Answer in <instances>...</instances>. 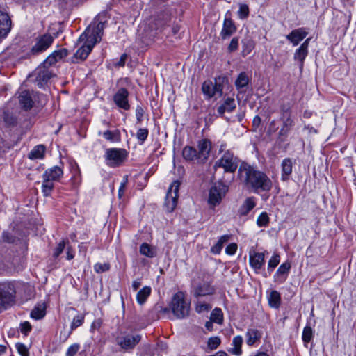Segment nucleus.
<instances>
[{
    "instance_id": "f257e3e1",
    "label": "nucleus",
    "mask_w": 356,
    "mask_h": 356,
    "mask_svg": "<svg viewBox=\"0 0 356 356\" xmlns=\"http://www.w3.org/2000/svg\"><path fill=\"white\" fill-rule=\"evenodd\" d=\"M238 173L242 184L254 193L268 192L273 187L271 179L264 172L248 163H242L238 168Z\"/></svg>"
},
{
    "instance_id": "f03ea898",
    "label": "nucleus",
    "mask_w": 356,
    "mask_h": 356,
    "mask_svg": "<svg viewBox=\"0 0 356 356\" xmlns=\"http://www.w3.org/2000/svg\"><path fill=\"white\" fill-rule=\"evenodd\" d=\"M63 170L59 166H54L47 169L42 175V192L47 197L51 195L54 188V182L59 181L63 177Z\"/></svg>"
},
{
    "instance_id": "7ed1b4c3",
    "label": "nucleus",
    "mask_w": 356,
    "mask_h": 356,
    "mask_svg": "<svg viewBox=\"0 0 356 356\" xmlns=\"http://www.w3.org/2000/svg\"><path fill=\"white\" fill-rule=\"evenodd\" d=\"M170 308L177 318L182 319L189 316L190 303L186 300L182 291H178L173 296Z\"/></svg>"
},
{
    "instance_id": "20e7f679",
    "label": "nucleus",
    "mask_w": 356,
    "mask_h": 356,
    "mask_svg": "<svg viewBox=\"0 0 356 356\" xmlns=\"http://www.w3.org/2000/svg\"><path fill=\"white\" fill-rule=\"evenodd\" d=\"M100 17L95 19L94 24H91L80 35L79 40L83 41L84 39L95 40V44L99 42L103 35L105 21L99 20Z\"/></svg>"
},
{
    "instance_id": "39448f33",
    "label": "nucleus",
    "mask_w": 356,
    "mask_h": 356,
    "mask_svg": "<svg viewBox=\"0 0 356 356\" xmlns=\"http://www.w3.org/2000/svg\"><path fill=\"white\" fill-rule=\"evenodd\" d=\"M225 78L220 76L215 79L213 83L211 80L205 81L202 86V91L207 99L213 97H221L222 95L223 83Z\"/></svg>"
},
{
    "instance_id": "423d86ee",
    "label": "nucleus",
    "mask_w": 356,
    "mask_h": 356,
    "mask_svg": "<svg viewBox=\"0 0 356 356\" xmlns=\"http://www.w3.org/2000/svg\"><path fill=\"white\" fill-rule=\"evenodd\" d=\"M127 152L124 149L109 148L106 150L105 160L107 165L115 168L121 165L127 159Z\"/></svg>"
},
{
    "instance_id": "0eeeda50",
    "label": "nucleus",
    "mask_w": 356,
    "mask_h": 356,
    "mask_svg": "<svg viewBox=\"0 0 356 356\" xmlns=\"http://www.w3.org/2000/svg\"><path fill=\"white\" fill-rule=\"evenodd\" d=\"M15 290L13 284L10 282H0V309L6 308V306L14 300Z\"/></svg>"
},
{
    "instance_id": "6e6552de",
    "label": "nucleus",
    "mask_w": 356,
    "mask_h": 356,
    "mask_svg": "<svg viewBox=\"0 0 356 356\" xmlns=\"http://www.w3.org/2000/svg\"><path fill=\"white\" fill-rule=\"evenodd\" d=\"M281 120L282 121V127L278 134V140L281 142H284L288 137L289 131L294 125V121L291 118L289 108L282 109Z\"/></svg>"
},
{
    "instance_id": "1a4fd4ad",
    "label": "nucleus",
    "mask_w": 356,
    "mask_h": 356,
    "mask_svg": "<svg viewBox=\"0 0 356 356\" xmlns=\"http://www.w3.org/2000/svg\"><path fill=\"white\" fill-rule=\"evenodd\" d=\"M227 191L228 186L222 182L216 183L210 189L209 203L213 206L220 204Z\"/></svg>"
},
{
    "instance_id": "9d476101",
    "label": "nucleus",
    "mask_w": 356,
    "mask_h": 356,
    "mask_svg": "<svg viewBox=\"0 0 356 356\" xmlns=\"http://www.w3.org/2000/svg\"><path fill=\"white\" fill-rule=\"evenodd\" d=\"M216 166L222 168L227 172H234L238 167L237 159L232 152L227 151L216 163Z\"/></svg>"
},
{
    "instance_id": "9b49d317",
    "label": "nucleus",
    "mask_w": 356,
    "mask_h": 356,
    "mask_svg": "<svg viewBox=\"0 0 356 356\" xmlns=\"http://www.w3.org/2000/svg\"><path fill=\"white\" fill-rule=\"evenodd\" d=\"M191 293L195 298H210L209 297L215 293V288L209 282H204L194 286Z\"/></svg>"
},
{
    "instance_id": "f8f14e48",
    "label": "nucleus",
    "mask_w": 356,
    "mask_h": 356,
    "mask_svg": "<svg viewBox=\"0 0 356 356\" xmlns=\"http://www.w3.org/2000/svg\"><path fill=\"white\" fill-rule=\"evenodd\" d=\"M180 186L179 181H175L170 185L165 197V204L170 211H172L177 203L178 192Z\"/></svg>"
},
{
    "instance_id": "ddd939ff",
    "label": "nucleus",
    "mask_w": 356,
    "mask_h": 356,
    "mask_svg": "<svg viewBox=\"0 0 356 356\" xmlns=\"http://www.w3.org/2000/svg\"><path fill=\"white\" fill-rule=\"evenodd\" d=\"M54 41L53 37L50 34H44L37 38L36 43L31 48V52L33 54H40L47 50Z\"/></svg>"
},
{
    "instance_id": "4468645a",
    "label": "nucleus",
    "mask_w": 356,
    "mask_h": 356,
    "mask_svg": "<svg viewBox=\"0 0 356 356\" xmlns=\"http://www.w3.org/2000/svg\"><path fill=\"white\" fill-rule=\"evenodd\" d=\"M140 340L141 336L140 334H127L121 338H118L117 343L121 347V348L125 350H130L134 349Z\"/></svg>"
},
{
    "instance_id": "2eb2a0df",
    "label": "nucleus",
    "mask_w": 356,
    "mask_h": 356,
    "mask_svg": "<svg viewBox=\"0 0 356 356\" xmlns=\"http://www.w3.org/2000/svg\"><path fill=\"white\" fill-rule=\"evenodd\" d=\"M79 42H83V44L76 51L73 58L84 60L86 59L92 48L94 47L95 44V40L92 41L89 39H84L83 41H81L79 40Z\"/></svg>"
},
{
    "instance_id": "dca6fc26",
    "label": "nucleus",
    "mask_w": 356,
    "mask_h": 356,
    "mask_svg": "<svg viewBox=\"0 0 356 356\" xmlns=\"http://www.w3.org/2000/svg\"><path fill=\"white\" fill-rule=\"evenodd\" d=\"M129 95V93L126 88H120L114 95L113 101L118 107L127 111L130 108L128 101Z\"/></svg>"
},
{
    "instance_id": "f3484780",
    "label": "nucleus",
    "mask_w": 356,
    "mask_h": 356,
    "mask_svg": "<svg viewBox=\"0 0 356 356\" xmlns=\"http://www.w3.org/2000/svg\"><path fill=\"white\" fill-rule=\"evenodd\" d=\"M12 20L8 13L0 9V38H6L10 31Z\"/></svg>"
},
{
    "instance_id": "a211bd4d",
    "label": "nucleus",
    "mask_w": 356,
    "mask_h": 356,
    "mask_svg": "<svg viewBox=\"0 0 356 356\" xmlns=\"http://www.w3.org/2000/svg\"><path fill=\"white\" fill-rule=\"evenodd\" d=\"M197 154L199 156V162L205 161L211 149V143L208 139H202L197 144Z\"/></svg>"
},
{
    "instance_id": "6ab92c4d",
    "label": "nucleus",
    "mask_w": 356,
    "mask_h": 356,
    "mask_svg": "<svg viewBox=\"0 0 356 356\" xmlns=\"http://www.w3.org/2000/svg\"><path fill=\"white\" fill-rule=\"evenodd\" d=\"M250 266L255 270H260L265 264V254L264 252H257L254 250L249 253Z\"/></svg>"
},
{
    "instance_id": "aec40b11",
    "label": "nucleus",
    "mask_w": 356,
    "mask_h": 356,
    "mask_svg": "<svg viewBox=\"0 0 356 356\" xmlns=\"http://www.w3.org/2000/svg\"><path fill=\"white\" fill-rule=\"evenodd\" d=\"M236 31V27L230 18H225L223 22L222 29L220 35L222 40H225L229 38Z\"/></svg>"
},
{
    "instance_id": "412c9836",
    "label": "nucleus",
    "mask_w": 356,
    "mask_h": 356,
    "mask_svg": "<svg viewBox=\"0 0 356 356\" xmlns=\"http://www.w3.org/2000/svg\"><path fill=\"white\" fill-rule=\"evenodd\" d=\"M308 34L305 28H299L293 30L286 35V39L290 41L293 46H297Z\"/></svg>"
},
{
    "instance_id": "4be33fe9",
    "label": "nucleus",
    "mask_w": 356,
    "mask_h": 356,
    "mask_svg": "<svg viewBox=\"0 0 356 356\" xmlns=\"http://www.w3.org/2000/svg\"><path fill=\"white\" fill-rule=\"evenodd\" d=\"M36 82L40 88L44 86V83L51 77V73L47 67H39L35 70Z\"/></svg>"
},
{
    "instance_id": "5701e85b",
    "label": "nucleus",
    "mask_w": 356,
    "mask_h": 356,
    "mask_svg": "<svg viewBox=\"0 0 356 356\" xmlns=\"http://www.w3.org/2000/svg\"><path fill=\"white\" fill-rule=\"evenodd\" d=\"M18 99L20 105L24 110L28 111L33 107V100L30 91L22 90L19 93Z\"/></svg>"
},
{
    "instance_id": "b1692460",
    "label": "nucleus",
    "mask_w": 356,
    "mask_h": 356,
    "mask_svg": "<svg viewBox=\"0 0 356 356\" xmlns=\"http://www.w3.org/2000/svg\"><path fill=\"white\" fill-rule=\"evenodd\" d=\"M293 162L290 158H285L282 160L281 163L282 168V180L284 181H288L293 172Z\"/></svg>"
},
{
    "instance_id": "393cba45",
    "label": "nucleus",
    "mask_w": 356,
    "mask_h": 356,
    "mask_svg": "<svg viewBox=\"0 0 356 356\" xmlns=\"http://www.w3.org/2000/svg\"><path fill=\"white\" fill-rule=\"evenodd\" d=\"M212 308V305L211 304V298H206L205 300H202V298H196V301L195 302V310L198 314H202L204 312H207L211 310Z\"/></svg>"
},
{
    "instance_id": "a878e982",
    "label": "nucleus",
    "mask_w": 356,
    "mask_h": 356,
    "mask_svg": "<svg viewBox=\"0 0 356 356\" xmlns=\"http://www.w3.org/2000/svg\"><path fill=\"white\" fill-rule=\"evenodd\" d=\"M246 343L252 346L257 341H259L262 337L261 332L257 329H248L245 334Z\"/></svg>"
},
{
    "instance_id": "bb28decb",
    "label": "nucleus",
    "mask_w": 356,
    "mask_h": 356,
    "mask_svg": "<svg viewBox=\"0 0 356 356\" xmlns=\"http://www.w3.org/2000/svg\"><path fill=\"white\" fill-rule=\"evenodd\" d=\"M235 108L236 104L234 99L233 98L228 97L225 99L224 103L218 108V113L220 115H223L226 111L232 112L235 109Z\"/></svg>"
},
{
    "instance_id": "cd10ccee",
    "label": "nucleus",
    "mask_w": 356,
    "mask_h": 356,
    "mask_svg": "<svg viewBox=\"0 0 356 356\" xmlns=\"http://www.w3.org/2000/svg\"><path fill=\"white\" fill-rule=\"evenodd\" d=\"M182 156L186 161H193L197 160L199 161L197 151L191 146H186L182 150Z\"/></svg>"
},
{
    "instance_id": "c85d7f7f",
    "label": "nucleus",
    "mask_w": 356,
    "mask_h": 356,
    "mask_svg": "<svg viewBox=\"0 0 356 356\" xmlns=\"http://www.w3.org/2000/svg\"><path fill=\"white\" fill-rule=\"evenodd\" d=\"M45 146L43 145H38L33 147V149L29 153L28 157L30 159H42L44 156Z\"/></svg>"
},
{
    "instance_id": "c756f323",
    "label": "nucleus",
    "mask_w": 356,
    "mask_h": 356,
    "mask_svg": "<svg viewBox=\"0 0 356 356\" xmlns=\"http://www.w3.org/2000/svg\"><path fill=\"white\" fill-rule=\"evenodd\" d=\"M46 314V306L44 304H39L35 306L31 312V317L35 320H40Z\"/></svg>"
},
{
    "instance_id": "7c9ffc66",
    "label": "nucleus",
    "mask_w": 356,
    "mask_h": 356,
    "mask_svg": "<svg viewBox=\"0 0 356 356\" xmlns=\"http://www.w3.org/2000/svg\"><path fill=\"white\" fill-rule=\"evenodd\" d=\"M243 343V338L241 336L234 337L232 340L233 348L229 350V352L233 355L239 356L242 353L241 346Z\"/></svg>"
},
{
    "instance_id": "2f4dec72",
    "label": "nucleus",
    "mask_w": 356,
    "mask_h": 356,
    "mask_svg": "<svg viewBox=\"0 0 356 356\" xmlns=\"http://www.w3.org/2000/svg\"><path fill=\"white\" fill-rule=\"evenodd\" d=\"M229 238H230V235L225 234V235L222 236L219 238L218 242L213 246L211 247V252L215 254H220L222 249L223 245L225 243H226L227 242H228Z\"/></svg>"
},
{
    "instance_id": "473e14b6",
    "label": "nucleus",
    "mask_w": 356,
    "mask_h": 356,
    "mask_svg": "<svg viewBox=\"0 0 356 356\" xmlns=\"http://www.w3.org/2000/svg\"><path fill=\"white\" fill-rule=\"evenodd\" d=\"M307 54L308 50H306L300 47L298 48L294 53L293 58L295 60H298L299 62L300 70H302L303 67L304 61Z\"/></svg>"
},
{
    "instance_id": "72a5a7b5",
    "label": "nucleus",
    "mask_w": 356,
    "mask_h": 356,
    "mask_svg": "<svg viewBox=\"0 0 356 356\" xmlns=\"http://www.w3.org/2000/svg\"><path fill=\"white\" fill-rule=\"evenodd\" d=\"M151 288L149 286H144L140 289L136 295V300L139 305L145 303L147 298L151 294Z\"/></svg>"
},
{
    "instance_id": "f704fd0d",
    "label": "nucleus",
    "mask_w": 356,
    "mask_h": 356,
    "mask_svg": "<svg viewBox=\"0 0 356 356\" xmlns=\"http://www.w3.org/2000/svg\"><path fill=\"white\" fill-rule=\"evenodd\" d=\"M280 294L277 291H272L268 297V303L271 307L277 309L280 306Z\"/></svg>"
},
{
    "instance_id": "c9c22d12",
    "label": "nucleus",
    "mask_w": 356,
    "mask_h": 356,
    "mask_svg": "<svg viewBox=\"0 0 356 356\" xmlns=\"http://www.w3.org/2000/svg\"><path fill=\"white\" fill-rule=\"evenodd\" d=\"M255 202L254 197L247 198L240 209V213L241 215H247L254 207Z\"/></svg>"
},
{
    "instance_id": "e433bc0d",
    "label": "nucleus",
    "mask_w": 356,
    "mask_h": 356,
    "mask_svg": "<svg viewBox=\"0 0 356 356\" xmlns=\"http://www.w3.org/2000/svg\"><path fill=\"white\" fill-rule=\"evenodd\" d=\"M249 81L250 80L247 74L244 72H241L238 74L236 80L235 81V86L237 90H241L242 88L248 86Z\"/></svg>"
},
{
    "instance_id": "4c0bfd02",
    "label": "nucleus",
    "mask_w": 356,
    "mask_h": 356,
    "mask_svg": "<svg viewBox=\"0 0 356 356\" xmlns=\"http://www.w3.org/2000/svg\"><path fill=\"white\" fill-rule=\"evenodd\" d=\"M104 138L110 142H119L120 141V133L119 130L110 131L107 130L102 134Z\"/></svg>"
},
{
    "instance_id": "58836bf2",
    "label": "nucleus",
    "mask_w": 356,
    "mask_h": 356,
    "mask_svg": "<svg viewBox=\"0 0 356 356\" xmlns=\"http://www.w3.org/2000/svg\"><path fill=\"white\" fill-rule=\"evenodd\" d=\"M140 253L149 258H152L156 255L155 250L147 243L141 244L140 247Z\"/></svg>"
},
{
    "instance_id": "ea45409f",
    "label": "nucleus",
    "mask_w": 356,
    "mask_h": 356,
    "mask_svg": "<svg viewBox=\"0 0 356 356\" xmlns=\"http://www.w3.org/2000/svg\"><path fill=\"white\" fill-rule=\"evenodd\" d=\"M210 320L213 323L221 325L223 321V313L220 308H215L210 316Z\"/></svg>"
},
{
    "instance_id": "a19ab883",
    "label": "nucleus",
    "mask_w": 356,
    "mask_h": 356,
    "mask_svg": "<svg viewBox=\"0 0 356 356\" xmlns=\"http://www.w3.org/2000/svg\"><path fill=\"white\" fill-rule=\"evenodd\" d=\"M149 134V131L146 128H140L136 133V138L139 141V144L142 145L146 140Z\"/></svg>"
},
{
    "instance_id": "79ce46f5",
    "label": "nucleus",
    "mask_w": 356,
    "mask_h": 356,
    "mask_svg": "<svg viewBox=\"0 0 356 356\" xmlns=\"http://www.w3.org/2000/svg\"><path fill=\"white\" fill-rule=\"evenodd\" d=\"M221 340L218 337H212L209 338L207 346L211 350H216L220 344Z\"/></svg>"
},
{
    "instance_id": "37998d69",
    "label": "nucleus",
    "mask_w": 356,
    "mask_h": 356,
    "mask_svg": "<svg viewBox=\"0 0 356 356\" xmlns=\"http://www.w3.org/2000/svg\"><path fill=\"white\" fill-rule=\"evenodd\" d=\"M269 223V217L266 212H262L257 220V224L259 227H266Z\"/></svg>"
},
{
    "instance_id": "c03bdc74",
    "label": "nucleus",
    "mask_w": 356,
    "mask_h": 356,
    "mask_svg": "<svg viewBox=\"0 0 356 356\" xmlns=\"http://www.w3.org/2000/svg\"><path fill=\"white\" fill-rule=\"evenodd\" d=\"M313 337V330L311 327L306 326L302 332V340L305 343H309Z\"/></svg>"
},
{
    "instance_id": "a18cd8bd",
    "label": "nucleus",
    "mask_w": 356,
    "mask_h": 356,
    "mask_svg": "<svg viewBox=\"0 0 356 356\" xmlns=\"http://www.w3.org/2000/svg\"><path fill=\"white\" fill-rule=\"evenodd\" d=\"M84 321V316L82 314H79L76 316L71 323L70 328L71 330H74L78 327L81 326Z\"/></svg>"
},
{
    "instance_id": "49530a36",
    "label": "nucleus",
    "mask_w": 356,
    "mask_h": 356,
    "mask_svg": "<svg viewBox=\"0 0 356 356\" xmlns=\"http://www.w3.org/2000/svg\"><path fill=\"white\" fill-rule=\"evenodd\" d=\"M290 268H291V264L289 262L283 263L282 265L280 266L276 273L278 275H287L288 273L289 272Z\"/></svg>"
},
{
    "instance_id": "de8ad7c7",
    "label": "nucleus",
    "mask_w": 356,
    "mask_h": 356,
    "mask_svg": "<svg viewBox=\"0 0 356 356\" xmlns=\"http://www.w3.org/2000/svg\"><path fill=\"white\" fill-rule=\"evenodd\" d=\"M94 269L96 273H102L108 271L110 269V264L108 263H97L94 266Z\"/></svg>"
},
{
    "instance_id": "09e8293b",
    "label": "nucleus",
    "mask_w": 356,
    "mask_h": 356,
    "mask_svg": "<svg viewBox=\"0 0 356 356\" xmlns=\"http://www.w3.org/2000/svg\"><path fill=\"white\" fill-rule=\"evenodd\" d=\"M241 19H245L249 15V8L247 4H241L238 11Z\"/></svg>"
},
{
    "instance_id": "8fccbe9b",
    "label": "nucleus",
    "mask_w": 356,
    "mask_h": 356,
    "mask_svg": "<svg viewBox=\"0 0 356 356\" xmlns=\"http://www.w3.org/2000/svg\"><path fill=\"white\" fill-rule=\"evenodd\" d=\"M80 348L79 343H74L71 345L67 350L65 356H74Z\"/></svg>"
},
{
    "instance_id": "3c124183",
    "label": "nucleus",
    "mask_w": 356,
    "mask_h": 356,
    "mask_svg": "<svg viewBox=\"0 0 356 356\" xmlns=\"http://www.w3.org/2000/svg\"><path fill=\"white\" fill-rule=\"evenodd\" d=\"M238 38L234 37L232 39L229 46L227 47V50L230 53L234 52L238 49Z\"/></svg>"
},
{
    "instance_id": "603ef678",
    "label": "nucleus",
    "mask_w": 356,
    "mask_h": 356,
    "mask_svg": "<svg viewBox=\"0 0 356 356\" xmlns=\"http://www.w3.org/2000/svg\"><path fill=\"white\" fill-rule=\"evenodd\" d=\"M32 329V326L29 321H24L20 324V331L22 334L27 335Z\"/></svg>"
},
{
    "instance_id": "864d4df0",
    "label": "nucleus",
    "mask_w": 356,
    "mask_h": 356,
    "mask_svg": "<svg viewBox=\"0 0 356 356\" xmlns=\"http://www.w3.org/2000/svg\"><path fill=\"white\" fill-rule=\"evenodd\" d=\"M16 348H17L18 353L22 356H29V350L24 344L18 343L16 344Z\"/></svg>"
},
{
    "instance_id": "5fc2aeb1",
    "label": "nucleus",
    "mask_w": 356,
    "mask_h": 356,
    "mask_svg": "<svg viewBox=\"0 0 356 356\" xmlns=\"http://www.w3.org/2000/svg\"><path fill=\"white\" fill-rule=\"evenodd\" d=\"M280 263V256L278 254H274L268 261V268L274 269Z\"/></svg>"
},
{
    "instance_id": "6e6d98bb",
    "label": "nucleus",
    "mask_w": 356,
    "mask_h": 356,
    "mask_svg": "<svg viewBox=\"0 0 356 356\" xmlns=\"http://www.w3.org/2000/svg\"><path fill=\"white\" fill-rule=\"evenodd\" d=\"M127 181H128L127 176L124 177L123 180L121 182L119 190H118V197L120 199H121L124 195V193L125 191Z\"/></svg>"
},
{
    "instance_id": "4d7b16f0",
    "label": "nucleus",
    "mask_w": 356,
    "mask_h": 356,
    "mask_svg": "<svg viewBox=\"0 0 356 356\" xmlns=\"http://www.w3.org/2000/svg\"><path fill=\"white\" fill-rule=\"evenodd\" d=\"M64 248H65V241H62L58 244L57 247L55 248L53 256L55 258H57L63 252V251L64 250Z\"/></svg>"
},
{
    "instance_id": "13d9d810",
    "label": "nucleus",
    "mask_w": 356,
    "mask_h": 356,
    "mask_svg": "<svg viewBox=\"0 0 356 356\" xmlns=\"http://www.w3.org/2000/svg\"><path fill=\"white\" fill-rule=\"evenodd\" d=\"M52 54H50L43 62V65L44 67L48 68L49 66L54 65L56 63V59L54 58Z\"/></svg>"
},
{
    "instance_id": "bf43d9fd",
    "label": "nucleus",
    "mask_w": 356,
    "mask_h": 356,
    "mask_svg": "<svg viewBox=\"0 0 356 356\" xmlns=\"http://www.w3.org/2000/svg\"><path fill=\"white\" fill-rule=\"evenodd\" d=\"M144 115V110L140 106H137L136 109V117L137 120V122L140 123L143 121V118Z\"/></svg>"
},
{
    "instance_id": "052dcab7",
    "label": "nucleus",
    "mask_w": 356,
    "mask_h": 356,
    "mask_svg": "<svg viewBox=\"0 0 356 356\" xmlns=\"http://www.w3.org/2000/svg\"><path fill=\"white\" fill-rule=\"evenodd\" d=\"M237 250V245L236 243H231L228 245L225 249L227 254L232 255L234 254Z\"/></svg>"
},
{
    "instance_id": "680f3d73",
    "label": "nucleus",
    "mask_w": 356,
    "mask_h": 356,
    "mask_svg": "<svg viewBox=\"0 0 356 356\" xmlns=\"http://www.w3.org/2000/svg\"><path fill=\"white\" fill-rule=\"evenodd\" d=\"M261 120L259 115H256L252 120V127L254 128V131H256L261 124Z\"/></svg>"
},
{
    "instance_id": "e2e57ef3",
    "label": "nucleus",
    "mask_w": 356,
    "mask_h": 356,
    "mask_svg": "<svg viewBox=\"0 0 356 356\" xmlns=\"http://www.w3.org/2000/svg\"><path fill=\"white\" fill-rule=\"evenodd\" d=\"M74 257V252L71 247H67V259L71 260Z\"/></svg>"
},
{
    "instance_id": "0e129e2a",
    "label": "nucleus",
    "mask_w": 356,
    "mask_h": 356,
    "mask_svg": "<svg viewBox=\"0 0 356 356\" xmlns=\"http://www.w3.org/2000/svg\"><path fill=\"white\" fill-rule=\"evenodd\" d=\"M59 54L60 58L62 59L63 58H65L67 56L68 52L67 50L65 49H62L58 51H56V54Z\"/></svg>"
},
{
    "instance_id": "69168bd1",
    "label": "nucleus",
    "mask_w": 356,
    "mask_h": 356,
    "mask_svg": "<svg viewBox=\"0 0 356 356\" xmlns=\"http://www.w3.org/2000/svg\"><path fill=\"white\" fill-rule=\"evenodd\" d=\"M141 286V281L140 279L134 280L132 282V288L134 291H136Z\"/></svg>"
},
{
    "instance_id": "338daca9",
    "label": "nucleus",
    "mask_w": 356,
    "mask_h": 356,
    "mask_svg": "<svg viewBox=\"0 0 356 356\" xmlns=\"http://www.w3.org/2000/svg\"><path fill=\"white\" fill-rule=\"evenodd\" d=\"M277 130V127H276V123L275 120L270 122L269 124V131L271 132H275Z\"/></svg>"
},
{
    "instance_id": "774afa93",
    "label": "nucleus",
    "mask_w": 356,
    "mask_h": 356,
    "mask_svg": "<svg viewBox=\"0 0 356 356\" xmlns=\"http://www.w3.org/2000/svg\"><path fill=\"white\" fill-rule=\"evenodd\" d=\"M180 30V26L179 24H174L173 26L172 27V35H177L179 31Z\"/></svg>"
}]
</instances>
